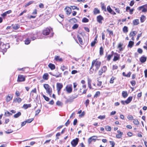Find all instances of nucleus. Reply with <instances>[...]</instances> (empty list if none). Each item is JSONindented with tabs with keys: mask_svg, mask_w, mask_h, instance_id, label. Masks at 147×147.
I'll return each instance as SVG.
<instances>
[{
	"mask_svg": "<svg viewBox=\"0 0 147 147\" xmlns=\"http://www.w3.org/2000/svg\"><path fill=\"white\" fill-rule=\"evenodd\" d=\"M89 100L88 99H87L86 100V102H85V104L86 105V107H87V106L88 105V104H89Z\"/></svg>",
	"mask_w": 147,
	"mask_h": 147,
	"instance_id": "obj_64",
	"label": "nucleus"
},
{
	"mask_svg": "<svg viewBox=\"0 0 147 147\" xmlns=\"http://www.w3.org/2000/svg\"><path fill=\"white\" fill-rule=\"evenodd\" d=\"M42 96L45 99L46 101H49V97H47L46 96L44 95H43Z\"/></svg>",
	"mask_w": 147,
	"mask_h": 147,
	"instance_id": "obj_48",
	"label": "nucleus"
},
{
	"mask_svg": "<svg viewBox=\"0 0 147 147\" xmlns=\"http://www.w3.org/2000/svg\"><path fill=\"white\" fill-rule=\"evenodd\" d=\"M76 98V97H73V98L72 99H67L66 100V102H71L73 101V100H72L74 98Z\"/></svg>",
	"mask_w": 147,
	"mask_h": 147,
	"instance_id": "obj_40",
	"label": "nucleus"
},
{
	"mask_svg": "<svg viewBox=\"0 0 147 147\" xmlns=\"http://www.w3.org/2000/svg\"><path fill=\"white\" fill-rule=\"evenodd\" d=\"M66 89L68 93H71L72 90L71 85L69 86H67L66 87Z\"/></svg>",
	"mask_w": 147,
	"mask_h": 147,
	"instance_id": "obj_8",
	"label": "nucleus"
},
{
	"mask_svg": "<svg viewBox=\"0 0 147 147\" xmlns=\"http://www.w3.org/2000/svg\"><path fill=\"white\" fill-rule=\"evenodd\" d=\"M31 107V105L30 104H24L23 106V107L25 109H26L30 107Z\"/></svg>",
	"mask_w": 147,
	"mask_h": 147,
	"instance_id": "obj_24",
	"label": "nucleus"
},
{
	"mask_svg": "<svg viewBox=\"0 0 147 147\" xmlns=\"http://www.w3.org/2000/svg\"><path fill=\"white\" fill-rule=\"evenodd\" d=\"M107 70V67L106 66H104L101 68L98 71V74L99 75L101 76L103 73H105Z\"/></svg>",
	"mask_w": 147,
	"mask_h": 147,
	"instance_id": "obj_3",
	"label": "nucleus"
},
{
	"mask_svg": "<svg viewBox=\"0 0 147 147\" xmlns=\"http://www.w3.org/2000/svg\"><path fill=\"white\" fill-rule=\"evenodd\" d=\"M79 141V139L76 138L75 139H74L71 142V144L73 147H75L78 144Z\"/></svg>",
	"mask_w": 147,
	"mask_h": 147,
	"instance_id": "obj_5",
	"label": "nucleus"
},
{
	"mask_svg": "<svg viewBox=\"0 0 147 147\" xmlns=\"http://www.w3.org/2000/svg\"><path fill=\"white\" fill-rule=\"evenodd\" d=\"M48 66L51 70L54 69L55 68V65L54 64L51 63H49V64Z\"/></svg>",
	"mask_w": 147,
	"mask_h": 147,
	"instance_id": "obj_19",
	"label": "nucleus"
},
{
	"mask_svg": "<svg viewBox=\"0 0 147 147\" xmlns=\"http://www.w3.org/2000/svg\"><path fill=\"white\" fill-rule=\"evenodd\" d=\"M40 109H38L35 112V116L37 115H38L39 113L40 112Z\"/></svg>",
	"mask_w": 147,
	"mask_h": 147,
	"instance_id": "obj_61",
	"label": "nucleus"
},
{
	"mask_svg": "<svg viewBox=\"0 0 147 147\" xmlns=\"http://www.w3.org/2000/svg\"><path fill=\"white\" fill-rule=\"evenodd\" d=\"M78 26V24H76L74 25L72 27V28L73 29H75L77 28Z\"/></svg>",
	"mask_w": 147,
	"mask_h": 147,
	"instance_id": "obj_55",
	"label": "nucleus"
},
{
	"mask_svg": "<svg viewBox=\"0 0 147 147\" xmlns=\"http://www.w3.org/2000/svg\"><path fill=\"white\" fill-rule=\"evenodd\" d=\"M30 40L29 38H27L25 40V44L26 45L29 44L30 42Z\"/></svg>",
	"mask_w": 147,
	"mask_h": 147,
	"instance_id": "obj_37",
	"label": "nucleus"
},
{
	"mask_svg": "<svg viewBox=\"0 0 147 147\" xmlns=\"http://www.w3.org/2000/svg\"><path fill=\"white\" fill-rule=\"evenodd\" d=\"M101 4L102 9L104 10L105 11H106V7L104 5V3H101Z\"/></svg>",
	"mask_w": 147,
	"mask_h": 147,
	"instance_id": "obj_32",
	"label": "nucleus"
},
{
	"mask_svg": "<svg viewBox=\"0 0 147 147\" xmlns=\"http://www.w3.org/2000/svg\"><path fill=\"white\" fill-rule=\"evenodd\" d=\"M32 92H34V93H36V88H35L33 90H32L30 92V95L32 94V95L33 96V94L32 93Z\"/></svg>",
	"mask_w": 147,
	"mask_h": 147,
	"instance_id": "obj_47",
	"label": "nucleus"
},
{
	"mask_svg": "<svg viewBox=\"0 0 147 147\" xmlns=\"http://www.w3.org/2000/svg\"><path fill=\"white\" fill-rule=\"evenodd\" d=\"M122 135L121 134H118L116 135V138L119 139L121 138Z\"/></svg>",
	"mask_w": 147,
	"mask_h": 147,
	"instance_id": "obj_60",
	"label": "nucleus"
},
{
	"mask_svg": "<svg viewBox=\"0 0 147 147\" xmlns=\"http://www.w3.org/2000/svg\"><path fill=\"white\" fill-rule=\"evenodd\" d=\"M115 78L114 77H113V76L111 78V79L110 80V83L111 84L113 83L114 82L113 81H114V80L115 79Z\"/></svg>",
	"mask_w": 147,
	"mask_h": 147,
	"instance_id": "obj_53",
	"label": "nucleus"
},
{
	"mask_svg": "<svg viewBox=\"0 0 147 147\" xmlns=\"http://www.w3.org/2000/svg\"><path fill=\"white\" fill-rule=\"evenodd\" d=\"M138 52L140 54H141L142 53V50L140 48H139L138 49Z\"/></svg>",
	"mask_w": 147,
	"mask_h": 147,
	"instance_id": "obj_62",
	"label": "nucleus"
},
{
	"mask_svg": "<svg viewBox=\"0 0 147 147\" xmlns=\"http://www.w3.org/2000/svg\"><path fill=\"white\" fill-rule=\"evenodd\" d=\"M107 9L108 11L110 13L113 10L109 6L107 7Z\"/></svg>",
	"mask_w": 147,
	"mask_h": 147,
	"instance_id": "obj_52",
	"label": "nucleus"
},
{
	"mask_svg": "<svg viewBox=\"0 0 147 147\" xmlns=\"http://www.w3.org/2000/svg\"><path fill=\"white\" fill-rule=\"evenodd\" d=\"M103 20V18L101 16L99 15L97 17V21L99 23H102V20Z\"/></svg>",
	"mask_w": 147,
	"mask_h": 147,
	"instance_id": "obj_11",
	"label": "nucleus"
},
{
	"mask_svg": "<svg viewBox=\"0 0 147 147\" xmlns=\"http://www.w3.org/2000/svg\"><path fill=\"white\" fill-rule=\"evenodd\" d=\"M44 87L46 90L47 93L50 95L52 94V88L50 87L49 85L47 84L44 85Z\"/></svg>",
	"mask_w": 147,
	"mask_h": 147,
	"instance_id": "obj_2",
	"label": "nucleus"
},
{
	"mask_svg": "<svg viewBox=\"0 0 147 147\" xmlns=\"http://www.w3.org/2000/svg\"><path fill=\"white\" fill-rule=\"evenodd\" d=\"M146 7H144L143 8H142V12H146L147 11V8H146Z\"/></svg>",
	"mask_w": 147,
	"mask_h": 147,
	"instance_id": "obj_56",
	"label": "nucleus"
},
{
	"mask_svg": "<svg viewBox=\"0 0 147 147\" xmlns=\"http://www.w3.org/2000/svg\"><path fill=\"white\" fill-rule=\"evenodd\" d=\"M65 12L67 15L70 14L71 12V9L68 7H66L65 8Z\"/></svg>",
	"mask_w": 147,
	"mask_h": 147,
	"instance_id": "obj_10",
	"label": "nucleus"
},
{
	"mask_svg": "<svg viewBox=\"0 0 147 147\" xmlns=\"http://www.w3.org/2000/svg\"><path fill=\"white\" fill-rule=\"evenodd\" d=\"M146 7V8H147V5H143L142 6H140V7H138V10H141L142 9V8L144 7Z\"/></svg>",
	"mask_w": 147,
	"mask_h": 147,
	"instance_id": "obj_49",
	"label": "nucleus"
},
{
	"mask_svg": "<svg viewBox=\"0 0 147 147\" xmlns=\"http://www.w3.org/2000/svg\"><path fill=\"white\" fill-rule=\"evenodd\" d=\"M13 96H11L8 95L6 98V100L7 102H8L11 100Z\"/></svg>",
	"mask_w": 147,
	"mask_h": 147,
	"instance_id": "obj_27",
	"label": "nucleus"
},
{
	"mask_svg": "<svg viewBox=\"0 0 147 147\" xmlns=\"http://www.w3.org/2000/svg\"><path fill=\"white\" fill-rule=\"evenodd\" d=\"M33 120V118H31L27 119V120L26 121L27 123H30Z\"/></svg>",
	"mask_w": 147,
	"mask_h": 147,
	"instance_id": "obj_45",
	"label": "nucleus"
},
{
	"mask_svg": "<svg viewBox=\"0 0 147 147\" xmlns=\"http://www.w3.org/2000/svg\"><path fill=\"white\" fill-rule=\"evenodd\" d=\"M127 118L130 120H132L133 119V117L132 115H128L127 116Z\"/></svg>",
	"mask_w": 147,
	"mask_h": 147,
	"instance_id": "obj_57",
	"label": "nucleus"
},
{
	"mask_svg": "<svg viewBox=\"0 0 147 147\" xmlns=\"http://www.w3.org/2000/svg\"><path fill=\"white\" fill-rule=\"evenodd\" d=\"M94 14V15H96L97 14H99L100 12V10L97 8H95L93 11Z\"/></svg>",
	"mask_w": 147,
	"mask_h": 147,
	"instance_id": "obj_15",
	"label": "nucleus"
},
{
	"mask_svg": "<svg viewBox=\"0 0 147 147\" xmlns=\"http://www.w3.org/2000/svg\"><path fill=\"white\" fill-rule=\"evenodd\" d=\"M92 82V80L89 78H88V86L90 88V89H91L92 88V87L91 86V83Z\"/></svg>",
	"mask_w": 147,
	"mask_h": 147,
	"instance_id": "obj_14",
	"label": "nucleus"
},
{
	"mask_svg": "<svg viewBox=\"0 0 147 147\" xmlns=\"http://www.w3.org/2000/svg\"><path fill=\"white\" fill-rule=\"evenodd\" d=\"M111 127L110 126L107 125L105 126V129L107 131H110L111 130Z\"/></svg>",
	"mask_w": 147,
	"mask_h": 147,
	"instance_id": "obj_38",
	"label": "nucleus"
},
{
	"mask_svg": "<svg viewBox=\"0 0 147 147\" xmlns=\"http://www.w3.org/2000/svg\"><path fill=\"white\" fill-rule=\"evenodd\" d=\"M146 19V17L144 15L142 16L140 18V21L141 22H143Z\"/></svg>",
	"mask_w": 147,
	"mask_h": 147,
	"instance_id": "obj_30",
	"label": "nucleus"
},
{
	"mask_svg": "<svg viewBox=\"0 0 147 147\" xmlns=\"http://www.w3.org/2000/svg\"><path fill=\"white\" fill-rule=\"evenodd\" d=\"M77 38L79 40V41L81 45H83V42L82 40V38H81V36L79 35H77Z\"/></svg>",
	"mask_w": 147,
	"mask_h": 147,
	"instance_id": "obj_21",
	"label": "nucleus"
},
{
	"mask_svg": "<svg viewBox=\"0 0 147 147\" xmlns=\"http://www.w3.org/2000/svg\"><path fill=\"white\" fill-rule=\"evenodd\" d=\"M48 76L49 75L47 73H45L43 76L42 78L44 80H47L48 79Z\"/></svg>",
	"mask_w": 147,
	"mask_h": 147,
	"instance_id": "obj_25",
	"label": "nucleus"
},
{
	"mask_svg": "<svg viewBox=\"0 0 147 147\" xmlns=\"http://www.w3.org/2000/svg\"><path fill=\"white\" fill-rule=\"evenodd\" d=\"M63 104V103L59 101H58L56 102V105L59 106H62Z\"/></svg>",
	"mask_w": 147,
	"mask_h": 147,
	"instance_id": "obj_41",
	"label": "nucleus"
},
{
	"mask_svg": "<svg viewBox=\"0 0 147 147\" xmlns=\"http://www.w3.org/2000/svg\"><path fill=\"white\" fill-rule=\"evenodd\" d=\"M50 30L49 28H46L43 31V34L44 35H47L49 34Z\"/></svg>",
	"mask_w": 147,
	"mask_h": 147,
	"instance_id": "obj_9",
	"label": "nucleus"
},
{
	"mask_svg": "<svg viewBox=\"0 0 147 147\" xmlns=\"http://www.w3.org/2000/svg\"><path fill=\"white\" fill-rule=\"evenodd\" d=\"M13 132V131L11 129H8L7 131H5V132L7 134H9Z\"/></svg>",
	"mask_w": 147,
	"mask_h": 147,
	"instance_id": "obj_46",
	"label": "nucleus"
},
{
	"mask_svg": "<svg viewBox=\"0 0 147 147\" xmlns=\"http://www.w3.org/2000/svg\"><path fill=\"white\" fill-rule=\"evenodd\" d=\"M111 53H112V54L111 55H109L107 57V60H108V61H109L110 60V59L111 58V57H112V56H113V54H115L117 55V54L116 53H114L113 51H112L111 52Z\"/></svg>",
	"mask_w": 147,
	"mask_h": 147,
	"instance_id": "obj_16",
	"label": "nucleus"
},
{
	"mask_svg": "<svg viewBox=\"0 0 147 147\" xmlns=\"http://www.w3.org/2000/svg\"><path fill=\"white\" fill-rule=\"evenodd\" d=\"M146 60V57H142L140 59V61L141 62L143 63L145 62Z\"/></svg>",
	"mask_w": 147,
	"mask_h": 147,
	"instance_id": "obj_20",
	"label": "nucleus"
},
{
	"mask_svg": "<svg viewBox=\"0 0 147 147\" xmlns=\"http://www.w3.org/2000/svg\"><path fill=\"white\" fill-rule=\"evenodd\" d=\"M122 94L123 97L124 98H126L128 95L127 91H123L122 92Z\"/></svg>",
	"mask_w": 147,
	"mask_h": 147,
	"instance_id": "obj_17",
	"label": "nucleus"
},
{
	"mask_svg": "<svg viewBox=\"0 0 147 147\" xmlns=\"http://www.w3.org/2000/svg\"><path fill=\"white\" fill-rule=\"evenodd\" d=\"M133 24L134 25H137L139 24V20L138 19H136L133 21Z\"/></svg>",
	"mask_w": 147,
	"mask_h": 147,
	"instance_id": "obj_26",
	"label": "nucleus"
},
{
	"mask_svg": "<svg viewBox=\"0 0 147 147\" xmlns=\"http://www.w3.org/2000/svg\"><path fill=\"white\" fill-rule=\"evenodd\" d=\"M109 142L110 143V144L112 145V147H114L115 143L114 142L110 141Z\"/></svg>",
	"mask_w": 147,
	"mask_h": 147,
	"instance_id": "obj_54",
	"label": "nucleus"
},
{
	"mask_svg": "<svg viewBox=\"0 0 147 147\" xmlns=\"http://www.w3.org/2000/svg\"><path fill=\"white\" fill-rule=\"evenodd\" d=\"M119 55H118V56H114V58L113 59V61H116L117 60H119Z\"/></svg>",
	"mask_w": 147,
	"mask_h": 147,
	"instance_id": "obj_39",
	"label": "nucleus"
},
{
	"mask_svg": "<svg viewBox=\"0 0 147 147\" xmlns=\"http://www.w3.org/2000/svg\"><path fill=\"white\" fill-rule=\"evenodd\" d=\"M21 112H19L15 114L14 115V117L15 118H17L20 116L21 115Z\"/></svg>",
	"mask_w": 147,
	"mask_h": 147,
	"instance_id": "obj_31",
	"label": "nucleus"
},
{
	"mask_svg": "<svg viewBox=\"0 0 147 147\" xmlns=\"http://www.w3.org/2000/svg\"><path fill=\"white\" fill-rule=\"evenodd\" d=\"M25 77L23 75H19L18 76L17 81L22 82L25 81Z\"/></svg>",
	"mask_w": 147,
	"mask_h": 147,
	"instance_id": "obj_6",
	"label": "nucleus"
},
{
	"mask_svg": "<svg viewBox=\"0 0 147 147\" xmlns=\"http://www.w3.org/2000/svg\"><path fill=\"white\" fill-rule=\"evenodd\" d=\"M33 3V1H30L28 3L26 4V5H25V7H26L28 6H29V5H30L32 4Z\"/></svg>",
	"mask_w": 147,
	"mask_h": 147,
	"instance_id": "obj_50",
	"label": "nucleus"
},
{
	"mask_svg": "<svg viewBox=\"0 0 147 147\" xmlns=\"http://www.w3.org/2000/svg\"><path fill=\"white\" fill-rule=\"evenodd\" d=\"M22 101L21 99L19 97H18L14 99L13 102H18V103H20Z\"/></svg>",
	"mask_w": 147,
	"mask_h": 147,
	"instance_id": "obj_23",
	"label": "nucleus"
},
{
	"mask_svg": "<svg viewBox=\"0 0 147 147\" xmlns=\"http://www.w3.org/2000/svg\"><path fill=\"white\" fill-rule=\"evenodd\" d=\"M123 30L124 33H127L128 31V27L127 26H124L123 28Z\"/></svg>",
	"mask_w": 147,
	"mask_h": 147,
	"instance_id": "obj_29",
	"label": "nucleus"
},
{
	"mask_svg": "<svg viewBox=\"0 0 147 147\" xmlns=\"http://www.w3.org/2000/svg\"><path fill=\"white\" fill-rule=\"evenodd\" d=\"M100 93L99 91H97L96 92L94 96V98H97L100 95Z\"/></svg>",
	"mask_w": 147,
	"mask_h": 147,
	"instance_id": "obj_34",
	"label": "nucleus"
},
{
	"mask_svg": "<svg viewBox=\"0 0 147 147\" xmlns=\"http://www.w3.org/2000/svg\"><path fill=\"white\" fill-rule=\"evenodd\" d=\"M105 117V115H100L99 116L98 118L99 119H104Z\"/></svg>",
	"mask_w": 147,
	"mask_h": 147,
	"instance_id": "obj_43",
	"label": "nucleus"
},
{
	"mask_svg": "<svg viewBox=\"0 0 147 147\" xmlns=\"http://www.w3.org/2000/svg\"><path fill=\"white\" fill-rule=\"evenodd\" d=\"M101 63V62L100 61H98L97 60V59L93 60L92 62V65L90 67V69H91L92 68L94 65L95 64V65L96 67L95 71H97L100 68Z\"/></svg>",
	"mask_w": 147,
	"mask_h": 147,
	"instance_id": "obj_1",
	"label": "nucleus"
},
{
	"mask_svg": "<svg viewBox=\"0 0 147 147\" xmlns=\"http://www.w3.org/2000/svg\"><path fill=\"white\" fill-rule=\"evenodd\" d=\"M137 34V32L136 31H133L131 32L129 34L130 37L134 36H135Z\"/></svg>",
	"mask_w": 147,
	"mask_h": 147,
	"instance_id": "obj_22",
	"label": "nucleus"
},
{
	"mask_svg": "<svg viewBox=\"0 0 147 147\" xmlns=\"http://www.w3.org/2000/svg\"><path fill=\"white\" fill-rule=\"evenodd\" d=\"M131 83L133 86H134L136 84V82L135 81L133 80L131 81Z\"/></svg>",
	"mask_w": 147,
	"mask_h": 147,
	"instance_id": "obj_51",
	"label": "nucleus"
},
{
	"mask_svg": "<svg viewBox=\"0 0 147 147\" xmlns=\"http://www.w3.org/2000/svg\"><path fill=\"white\" fill-rule=\"evenodd\" d=\"M54 59L57 61H63L62 59L61 58H60L59 56L56 55Z\"/></svg>",
	"mask_w": 147,
	"mask_h": 147,
	"instance_id": "obj_12",
	"label": "nucleus"
},
{
	"mask_svg": "<svg viewBox=\"0 0 147 147\" xmlns=\"http://www.w3.org/2000/svg\"><path fill=\"white\" fill-rule=\"evenodd\" d=\"M96 43V41H94L92 42L91 43V46L92 47H93L94 46L95 44Z\"/></svg>",
	"mask_w": 147,
	"mask_h": 147,
	"instance_id": "obj_63",
	"label": "nucleus"
},
{
	"mask_svg": "<svg viewBox=\"0 0 147 147\" xmlns=\"http://www.w3.org/2000/svg\"><path fill=\"white\" fill-rule=\"evenodd\" d=\"M134 42L130 41L129 42L127 47L130 48H131L134 45Z\"/></svg>",
	"mask_w": 147,
	"mask_h": 147,
	"instance_id": "obj_18",
	"label": "nucleus"
},
{
	"mask_svg": "<svg viewBox=\"0 0 147 147\" xmlns=\"http://www.w3.org/2000/svg\"><path fill=\"white\" fill-rule=\"evenodd\" d=\"M5 115L6 116H9L12 115V114L10 113L9 111H7L5 113Z\"/></svg>",
	"mask_w": 147,
	"mask_h": 147,
	"instance_id": "obj_44",
	"label": "nucleus"
},
{
	"mask_svg": "<svg viewBox=\"0 0 147 147\" xmlns=\"http://www.w3.org/2000/svg\"><path fill=\"white\" fill-rule=\"evenodd\" d=\"M97 137L96 136H93L89 138L88 140V143L90 144L92 140L95 141L96 140Z\"/></svg>",
	"mask_w": 147,
	"mask_h": 147,
	"instance_id": "obj_7",
	"label": "nucleus"
},
{
	"mask_svg": "<svg viewBox=\"0 0 147 147\" xmlns=\"http://www.w3.org/2000/svg\"><path fill=\"white\" fill-rule=\"evenodd\" d=\"M13 28L15 30L18 29L20 28V26L18 24H15V25H13L12 26Z\"/></svg>",
	"mask_w": 147,
	"mask_h": 147,
	"instance_id": "obj_28",
	"label": "nucleus"
},
{
	"mask_svg": "<svg viewBox=\"0 0 147 147\" xmlns=\"http://www.w3.org/2000/svg\"><path fill=\"white\" fill-rule=\"evenodd\" d=\"M132 96L129 97L127 99L125 100V103L126 104H127L129 103L132 100Z\"/></svg>",
	"mask_w": 147,
	"mask_h": 147,
	"instance_id": "obj_13",
	"label": "nucleus"
},
{
	"mask_svg": "<svg viewBox=\"0 0 147 147\" xmlns=\"http://www.w3.org/2000/svg\"><path fill=\"white\" fill-rule=\"evenodd\" d=\"M60 68L63 71L65 69H67V67L64 65L61 66Z\"/></svg>",
	"mask_w": 147,
	"mask_h": 147,
	"instance_id": "obj_42",
	"label": "nucleus"
},
{
	"mask_svg": "<svg viewBox=\"0 0 147 147\" xmlns=\"http://www.w3.org/2000/svg\"><path fill=\"white\" fill-rule=\"evenodd\" d=\"M133 123L136 125H138L139 123L138 120L136 119H134Z\"/></svg>",
	"mask_w": 147,
	"mask_h": 147,
	"instance_id": "obj_36",
	"label": "nucleus"
},
{
	"mask_svg": "<svg viewBox=\"0 0 147 147\" xmlns=\"http://www.w3.org/2000/svg\"><path fill=\"white\" fill-rule=\"evenodd\" d=\"M118 68V66L116 65H113V69L115 70L117 69Z\"/></svg>",
	"mask_w": 147,
	"mask_h": 147,
	"instance_id": "obj_58",
	"label": "nucleus"
},
{
	"mask_svg": "<svg viewBox=\"0 0 147 147\" xmlns=\"http://www.w3.org/2000/svg\"><path fill=\"white\" fill-rule=\"evenodd\" d=\"M103 49L102 47H100V55H103Z\"/></svg>",
	"mask_w": 147,
	"mask_h": 147,
	"instance_id": "obj_33",
	"label": "nucleus"
},
{
	"mask_svg": "<svg viewBox=\"0 0 147 147\" xmlns=\"http://www.w3.org/2000/svg\"><path fill=\"white\" fill-rule=\"evenodd\" d=\"M82 21L84 23L87 22L89 21V20L86 18H84L82 20Z\"/></svg>",
	"mask_w": 147,
	"mask_h": 147,
	"instance_id": "obj_35",
	"label": "nucleus"
},
{
	"mask_svg": "<svg viewBox=\"0 0 147 147\" xmlns=\"http://www.w3.org/2000/svg\"><path fill=\"white\" fill-rule=\"evenodd\" d=\"M72 21L74 23H76L77 22V20L75 18H73L70 20V21Z\"/></svg>",
	"mask_w": 147,
	"mask_h": 147,
	"instance_id": "obj_59",
	"label": "nucleus"
},
{
	"mask_svg": "<svg viewBox=\"0 0 147 147\" xmlns=\"http://www.w3.org/2000/svg\"><path fill=\"white\" fill-rule=\"evenodd\" d=\"M63 87V85L62 84L57 83L56 84L57 90L58 94L60 93V91Z\"/></svg>",
	"mask_w": 147,
	"mask_h": 147,
	"instance_id": "obj_4",
	"label": "nucleus"
}]
</instances>
